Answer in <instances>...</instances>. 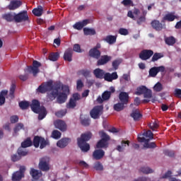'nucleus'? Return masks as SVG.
Returning a JSON list of instances; mask_svg holds the SVG:
<instances>
[{"mask_svg":"<svg viewBox=\"0 0 181 181\" xmlns=\"http://www.w3.org/2000/svg\"><path fill=\"white\" fill-rule=\"evenodd\" d=\"M62 90V85L59 83H54L52 81L42 83L37 88V93H40V94H45L47 93V98L50 101L56 100V97L59 95V90Z\"/></svg>","mask_w":181,"mask_h":181,"instance_id":"obj_1","label":"nucleus"},{"mask_svg":"<svg viewBox=\"0 0 181 181\" xmlns=\"http://www.w3.org/2000/svg\"><path fill=\"white\" fill-rule=\"evenodd\" d=\"M2 19L6 21V22H16V23H21V22H26L29 21V16H28V11H23L18 13H7L2 14Z\"/></svg>","mask_w":181,"mask_h":181,"instance_id":"obj_2","label":"nucleus"},{"mask_svg":"<svg viewBox=\"0 0 181 181\" xmlns=\"http://www.w3.org/2000/svg\"><path fill=\"white\" fill-rule=\"evenodd\" d=\"M92 136L93 134L88 132L82 134L81 136L77 139L78 146L82 152H88V151H90V144L87 142L90 141Z\"/></svg>","mask_w":181,"mask_h":181,"instance_id":"obj_3","label":"nucleus"},{"mask_svg":"<svg viewBox=\"0 0 181 181\" xmlns=\"http://www.w3.org/2000/svg\"><path fill=\"white\" fill-rule=\"evenodd\" d=\"M99 135L101 139L97 143L96 148H98V149H107L109 145L108 141L111 139V137L104 131L99 132Z\"/></svg>","mask_w":181,"mask_h":181,"instance_id":"obj_4","label":"nucleus"},{"mask_svg":"<svg viewBox=\"0 0 181 181\" xmlns=\"http://www.w3.org/2000/svg\"><path fill=\"white\" fill-rule=\"evenodd\" d=\"M104 113L103 105H96L90 111V115L93 119H100V117Z\"/></svg>","mask_w":181,"mask_h":181,"instance_id":"obj_5","label":"nucleus"},{"mask_svg":"<svg viewBox=\"0 0 181 181\" xmlns=\"http://www.w3.org/2000/svg\"><path fill=\"white\" fill-rule=\"evenodd\" d=\"M42 66V64L38 61L34 60L33 62V65L27 66V71L30 73V74H33L34 77L37 76L38 73L40 72L39 67Z\"/></svg>","mask_w":181,"mask_h":181,"instance_id":"obj_6","label":"nucleus"},{"mask_svg":"<svg viewBox=\"0 0 181 181\" xmlns=\"http://www.w3.org/2000/svg\"><path fill=\"white\" fill-rule=\"evenodd\" d=\"M81 99V96L78 93H74L66 104V108L74 110L77 107V101Z\"/></svg>","mask_w":181,"mask_h":181,"instance_id":"obj_7","label":"nucleus"},{"mask_svg":"<svg viewBox=\"0 0 181 181\" xmlns=\"http://www.w3.org/2000/svg\"><path fill=\"white\" fill-rule=\"evenodd\" d=\"M38 168L42 172H49L50 170V164H49V158L43 157L40 159L38 164Z\"/></svg>","mask_w":181,"mask_h":181,"instance_id":"obj_8","label":"nucleus"},{"mask_svg":"<svg viewBox=\"0 0 181 181\" xmlns=\"http://www.w3.org/2000/svg\"><path fill=\"white\" fill-rule=\"evenodd\" d=\"M141 136H142V134H140L138 136V141L144 142V148H147L149 149H153L156 148V144H155V142L149 143V141H151V139H146L145 137L144 136L141 137Z\"/></svg>","mask_w":181,"mask_h":181,"instance_id":"obj_9","label":"nucleus"},{"mask_svg":"<svg viewBox=\"0 0 181 181\" xmlns=\"http://www.w3.org/2000/svg\"><path fill=\"white\" fill-rule=\"evenodd\" d=\"M153 56V51L152 49H143L139 54L141 60L146 61L149 60Z\"/></svg>","mask_w":181,"mask_h":181,"instance_id":"obj_10","label":"nucleus"},{"mask_svg":"<svg viewBox=\"0 0 181 181\" xmlns=\"http://www.w3.org/2000/svg\"><path fill=\"white\" fill-rule=\"evenodd\" d=\"M26 170V168H25V166H21L20 168V170L18 171H16L12 175V180L13 181H21L22 180V177L25 176V171Z\"/></svg>","mask_w":181,"mask_h":181,"instance_id":"obj_11","label":"nucleus"},{"mask_svg":"<svg viewBox=\"0 0 181 181\" xmlns=\"http://www.w3.org/2000/svg\"><path fill=\"white\" fill-rule=\"evenodd\" d=\"M55 128L59 129L62 132H66L67 131V124L66 122L60 119H57L54 122Z\"/></svg>","mask_w":181,"mask_h":181,"instance_id":"obj_12","label":"nucleus"},{"mask_svg":"<svg viewBox=\"0 0 181 181\" xmlns=\"http://www.w3.org/2000/svg\"><path fill=\"white\" fill-rule=\"evenodd\" d=\"M112 60V57L108 55H102L97 62V66H105Z\"/></svg>","mask_w":181,"mask_h":181,"instance_id":"obj_13","label":"nucleus"},{"mask_svg":"<svg viewBox=\"0 0 181 181\" xmlns=\"http://www.w3.org/2000/svg\"><path fill=\"white\" fill-rule=\"evenodd\" d=\"M110 98H111V92L106 90L102 93V97H98L96 101L98 104H103V101H108Z\"/></svg>","mask_w":181,"mask_h":181,"instance_id":"obj_14","label":"nucleus"},{"mask_svg":"<svg viewBox=\"0 0 181 181\" xmlns=\"http://www.w3.org/2000/svg\"><path fill=\"white\" fill-rule=\"evenodd\" d=\"M104 156H105V151L101 148L96 149L93 152V158L95 160H101Z\"/></svg>","mask_w":181,"mask_h":181,"instance_id":"obj_15","label":"nucleus"},{"mask_svg":"<svg viewBox=\"0 0 181 181\" xmlns=\"http://www.w3.org/2000/svg\"><path fill=\"white\" fill-rule=\"evenodd\" d=\"M151 25L153 28V29H155L157 32H160L162 29H165L166 28L165 24H162L160 21L158 20H153L151 23Z\"/></svg>","mask_w":181,"mask_h":181,"instance_id":"obj_16","label":"nucleus"},{"mask_svg":"<svg viewBox=\"0 0 181 181\" xmlns=\"http://www.w3.org/2000/svg\"><path fill=\"white\" fill-rule=\"evenodd\" d=\"M117 78H118V74H117V72H112V74L107 72L104 76L105 81H108L109 83L112 82L114 80H117Z\"/></svg>","mask_w":181,"mask_h":181,"instance_id":"obj_17","label":"nucleus"},{"mask_svg":"<svg viewBox=\"0 0 181 181\" xmlns=\"http://www.w3.org/2000/svg\"><path fill=\"white\" fill-rule=\"evenodd\" d=\"M119 100L120 103L127 105L129 103V94L127 92H120L119 94Z\"/></svg>","mask_w":181,"mask_h":181,"instance_id":"obj_18","label":"nucleus"},{"mask_svg":"<svg viewBox=\"0 0 181 181\" xmlns=\"http://www.w3.org/2000/svg\"><path fill=\"white\" fill-rule=\"evenodd\" d=\"M30 107L35 114L39 112V110L42 109V107H40V102L37 100H33Z\"/></svg>","mask_w":181,"mask_h":181,"instance_id":"obj_19","label":"nucleus"},{"mask_svg":"<svg viewBox=\"0 0 181 181\" xmlns=\"http://www.w3.org/2000/svg\"><path fill=\"white\" fill-rule=\"evenodd\" d=\"M64 60L65 62H73V49L68 48L64 54Z\"/></svg>","mask_w":181,"mask_h":181,"instance_id":"obj_20","label":"nucleus"},{"mask_svg":"<svg viewBox=\"0 0 181 181\" xmlns=\"http://www.w3.org/2000/svg\"><path fill=\"white\" fill-rule=\"evenodd\" d=\"M80 122L83 127H90V124H91V119L87 115H81Z\"/></svg>","mask_w":181,"mask_h":181,"instance_id":"obj_21","label":"nucleus"},{"mask_svg":"<svg viewBox=\"0 0 181 181\" xmlns=\"http://www.w3.org/2000/svg\"><path fill=\"white\" fill-rule=\"evenodd\" d=\"M21 5L22 1L18 0H13L8 5V9L9 11H15V9H18V8L21 7Z\"/></svg>","mask_w":181,"mask_h":181,"instance_id":"obj_22","label":"nucleus"},{"mask_svg":"<svg viewBox=\"0 0 181 181\" xmlns=\"http://www.w3.org/2000/svg\"><path fill=\"white\" fill-rule=\"evenodd\" d=\"M60 90H58V95H57V101L59 104H63L66 103L67 100V95L64 93H59Z\"/></svg>","mask_w":181,"mask_h":181,"instance_id":"obj_23","label":"nucleus"},{"mask_svg":"<svg viewBox=\"0 0 181 181\" xmlns=\"http://www.w3.org/2000/svg\"><path fill=\"white\" fill-rule=\"evenodd\" d=\"M177 16L175 15V12H171L165 14L164 17L163 18L162 22H165V21H167L168 22H173L175 19H177Z\"/></svg>","mask_w":181,"mask_h":181,"instance_id":"obj_24","label":"nucleus"},{"mask_svg":"<svg viewBox=\"0 0 181 181\" xmlns=\"http://www.w3.org/2000/svg\"><path fill=\"white\" fill-rule=\"evenodd\" d=\"M130 117L133 118L134 121H139V119L142 118V114H141L139 110L135 109L132 110V113L130 114Z\"/></svg>","mask_w":181,"mask_h":181,"instance_id":"obj_25","label":"nucleus"},{"mask_svg":"<svg viewBox=\"0 0 181 181\" xmlns=\"http://www.w3.org/2000/svg\"><path fill=\"white\" fill-rule=\"evenodd\" d=\"M89 56L90 57H93V59H96L97 60H98V59L101 57V52L98 49L92 48L89 51Z\"/></svg>","mask_w":181,"mask_h":181,"instance_id":"obj_26","label":"nucleus"},{"mask_svg":"<svg viewBox=\"0 0 181 181\" xmlns=\"http://www.w3.org/2000/svg\"><path fill=\"white\" fill-rule=\"evenodd\" d=\"M144 100H143V103L144 104H148L151 101V98H152V90L147 88L144 93Z\"/></svg>","mask_w":181,"mask_h":181,"instance_id":"obj_27","label":"nucleus"},{"mask_svg":"<svg viewBox=\"0 0 181 181\" xmlns=\"http://www.w3.org/2000/svg\"><path fill=\"white\" fill-rule=\"evenodd\" d=\"M93 74L96 78H100V80H103L104 78V76H105V72L104 70L97 68L93 71Z\"/></svg>","mask_w":181,"mask_h":181,"instance_id":"obj_28","label":"nucleus"},{"mask_svg":"<svg viewBox=\"0 0 181 181\" xmlns=\"http://www.w3.org/2000/svg\"><path fill=\"white\" fill-rule=\"evenodd\" d=\"M142 11V16L139 17L136 20V23L138 25H142L144 22L146 21V15H148V11L146 10H144V8H141Z\"/></svg>","mask_w":181,"mask_h":181,"instance_id":"obj_29","label":"nucleus"},{"mask_svg":"<svg viewBox=\"0 0 181 181\" xmlns=\"http://www.w3.org/2000/svg\"><path fill=\"white\" fill-rule=\"evenodd\" d=\"M30 175H31L33 179L37 180V179L42 176V171H39L35 168H31Z\"/></svg>","mask_w":181,"mask_h":181,"instance_id":"obj_30","label":"nucleus"},{"mask_svg":"<svg viewBox=\"0 0 181 181\" xmlns=\"http://www.w3.org/2000/svg\"><path fill=\"white\" fill-rule=\"evenodd\" d=\"M70 141V139L69 138H64L62 139L61 140L58 141L57 143V146L59 148H66L67 145H69V142Z\"/></svg>","mask_w":181,"mask_h":181,"instance_id":"obj_31","label":"nucleus"},{"mask_svg":"<svg viewBox=\"0 0 181 181\" xmlns=\"http://www.w3.org/2000/svg\"><path fill=\"white\" fill-rule=\"evenodd\" d=\"M35 114H38V119L42 121V119L46 118V115H47V110H46V107L42 106L41 109L39 110V112Z\"/></svg>","mask_w":181,"mask_h":181,"instance_id":"obj_32","label":"nucleus"},{"mask_svg":"<svg viewBox=\"0 0 181 181\" xmlns=\"http://www.w3.org/2000/svg\"><path fill=\"white\" fill-rule=\"evenodd\" d=\"M104 40L108 43V45H114V43L117 42V35H107Z\"/></svg>","mask_w":181,"mask_h":181,"instance_id":"obj_33","label":"nucleus"},{"mask_svg":"<svg viewBox=\"0 0 181 181\" xmlns=\"http://www.w3.org/2000/svg\"><path fill=\"white\" fill-rule=\"evenodd\" d=\"M165 44L168 45V46H173L175 43H176V38L173 36L170 37H166L164 39Z\"/></svg>","mask_w":181,"mask_h":181,"instance_id":"obj_34","label":"nucleus"},{"mask_svg":"<svg viewBox=\"0 0 181 181\" xmlns=\"http://www.w3.org/2000/svg\"><path fill=\"white\" fill-rule=\"evenodd\" d=\"M60 57L59 52H51L48 57L49 60L51 62H57Z\"/></svg>","mask_w":181,"mask_h":181,"instance_id":"obj_35","label":"nucleus"},{"mask_svg":"<svg viewBox=\"0 0 181 181\" xmlns=\"http://www.w3.org/2000/svg\"><path fill=\"white\" fill-rule=\"evenodd\" d=\"M32 145H33V142L30 139V137H28L21 143V148H29Z\"/></svg>","mask_w":181,"mask_h":181,"instance_id":"obj_36","label":"nucleus"},{"mask_svg":"<svg viewBox=\"0 0 181 181\" xmlns=\"http://www.w3.org/2000/svg\"><path fill=\"white\" fill-rule=\"evenodd\" d=\"M33 13L35 16H42V15H43V7L40 6L37 8H34L33 10Z\"/></svg>","mask_w":181,"mask_h":181,"instance_id":"obj_37","label":"nucleus"},{"mask_svg":"<svg viewBox=\"0 0 181 181\" xmlns=\"http://www.w3.org/2000/svg\"><path fill=\"white\" fill-rule=\"evenodd\" d=\"M121 63H122V59L119 58V59H115L112 62V69H114V70H118V67H119V64H121Z\"/></svg>","mask_w":181,"mask_h":181,"instance_id":"obj_38","label":"nucleus"},{"mask_svg":"<svg viewBox=\"0 0 181 181\" xmlns=\"http://www.w3.org/2000/svg\"><path fill=\"white\" fill-rule=\"evenodd\" d=\"M113 108L115 111H117V112H119V111H122L124 108H125V104L121 103H118L114 105Z\"/></svg>","mask_w":181,"mask_h":181,"instance_id":"obj_39","label":"nucleus"},{"mask_svg":"<svg viewBox=\"0 0 181 181\" xmlns=\"http://www.w3.org/2000/svg\"><path fill=\"white\" fill-rule=\"evenodd\" d=\"M83 33L86 36H88V35L93 36L95 35L97 33L95 32V30L93 28H83Z\"/></svg>","mask_w":181,"mask_h":181,"instance_id":"obj_40","label":"nucleus"},{"mask_svg":"<svg viewBox=\"0 0 181 181\" xmlns=\"http://www.w3.org/2000/svg\"><path fill=\"white\" fill-rule=\"evenodd\" d=\"M42 140V136H34L33 141V145L35 146V148H39L40 146V141Z\"/></svg>","mask_w":181,"mask_h":181,"instance_id":"obj_41","label":"nucleus"},{"mask_svg":"<svg viewBox=\"0 0 181 181\" xmlns=\"http://www.w3.org/2000/svg\"><path fill=\"white\" fill-rule=\"evenodd\" d=\"M93 169H95V170L101 172L102 170H104V165H103V163H101V162L96 161L94 163Z\"/></svg>","mask_w":181,"mask_h":181,"instance_id":"obj_42","label":"nucleus"},{"mask_svg":"<svg viewBox=\"0 0 181 181\" xmlns=\"http://www.w3.org/2000/svg\"><path fill=\"white\" fill-rule=\"evenodd\" d=\"M153 90L156 93H160V91H162V90H163V85H162V83L160 82H158L153 86Z\"/></svg>","mask_w":181,"mask_h":181,"instance_id":"obj_43","label":"nucleus"},{"mask_svg":"<svg viewBox=\"0 0 181 181\" xmlns=\"http://www.w3.org/2000/svg\"><path fill=\"white\" fill-rule=\"evenodd\" d=\"M148 88L145 86H141L136 88V95H142V94L145 93L146 90H147Z\"/></svg>","mask_w":181,"mask_h":181,"instance_id":"obj_44","label":"nucleus"},{"mask_svg":"<svg viewBox=\"0 0 181 181\" xmlns=\"http://www.w3.org/2000/svg\"><path fill=\"white\" fill-rule=\"evenodd\" d=\"M40 144V149H43V148H46V146L50 145L49 140H46L43 137H41V141Z\"/></svg>","mask_w":181,"mask_h":181,"instance_id":"obj_45","label":"nucleus"},{"mask_svg":"<svg viewBox=\"0 0 181 181\" xmlns=\"http://www.w3.org/2000/svg\"><path fill=\"white\" fill-rule=\"evenodd\" d=\"M18 105L21 110H28L30 104L28 101H21L18 103Z\"/></svg>","mask_w":181,"mask_h":181,"instance_id":"obj_46","label":"nucleus"},{"mask_svg":"<svg viewBox=\"0 0 181 181\" xmlns=\"http://www.w3.org/2000/svg\"><path fill=\"white\" fill-rule=\"evenodd\" d=\"M162 57H163V54L162 53L156 52L153 54L151 62H158V60H159V59H162Z\"/></svg>","mask_w":181,"mask_h":181,"instance_id":"obj_47","label":"nucleus"},{"mask_svg":"<svg viewBox=\"0 0 181 181\" xmlns=\"http://www.w3.org/2000/svg\"><path fill=\"white\" fill-rule=\"evenodd\" d=\"M140 172H142V173L146 175H148V173H153V170L149 167H141L140 168Z\"/></svg>","mask_w":181,"mask_h":181,"instance_id":"obj_48","label":"nucleus"},{"mask_svg":"<svg viewBox=\"0 0 181 181\" xmlns=\"http://www.w3.org/2000/svg\"><path fill=\"white\" fill-rule=\"evenodd\" d=\"M15 90H16V85L12 83L10 88L9 97L11 98H15Z\"/></svg>","mask_w":181,"mask_h":181,"instance_id":"obj_49","label":"nucleus"},{"mask_svg":"<svg viewBox=\"0 0 181 181\" xmlns=\"http://www.w3.org/2000/svg\"><path fill=\"white\" fill-rule=\"evenodd\" d=\"M21 129H25V126L23 123H18L16 125V127L13 129V131L16 134H18Z\"/></svg>","mask_w":181,"mask_h":181,"instance_id":"obj_50","label":"nucleus"},{"mask_svg":"<svg viewBox=\"0 0 181 181\" xmlns=\"http://www.w3.org/2000/svg\"><path fill=\"white\" fill-rule=\"evenodd\" d=\"M17 153H18V155H19L21 158H22V156H26V155H28V151L22 148V147H20L18 149Z\"/></svg>","mask_w":181,"mask_h":181,"instance_id":"obj_51","label":"nucleus"},{"mask_svg":"<svg viewBox=\"0 0 181 181\" xmlns=\"http://www.w3.org/2000/svg\"><path fill=\"white\" fill-rule=\"evenodd\" d=\"M149 76L151 77H156L158 76V71H156V66H153L149 70Z\"/></svg>","mask_w":181,"mask_h":181,"instance_id":"obj_52","label":"nucleus"},{"mask_svg":"<svg viewBox=\"0 0 181 181\" xmlns=\"http://www.w3.org/2000/svg\"><path fill=\"white\" fill-rule=\"evenodd\" d=\"M78 74H81L83 77H89L90 76V71L87 69H81L78 71Z\"/></svg>","mask_w":181,"mask_h":181,"instance_id":"obj_53","label":"nucleus"},{"mask_svg":"<svg viewBox=\"0 0 181 181\" xmlns=\"http://www.w3.org/2000/svg\"><path fill=\"white\" fill-rule=\"evenodd\" d=\"M61 136H62V133L58 130H54L52 132V138H54V139H59Z\"/></svg>","mask_w":181,"mask_h":181,"instance_id":"obj_54","label":"nucleus"},{"mask_svg":"<svg viewBox=\"0 0 181 181\" xmlns=\"http://www.w3.org/2000/svg\"><path fill=\"white\" fill-rule=\"evenodd\" d=\"M143 136H146L147 138H149V139H153V133L151 130H148L146 132H144L143 134Z\"/></svg>","mask_w":181,"mask_h":181,"instance_id":"obj_55","label":"nucleus"},{"mask_svg":"<svg viewBox=\"0 0 181 181\" xmlns=\"http://www.w3.org/2000/svg\"><path fill=\"white\" fill-rule=\"evenodd\" d=\"M84 87V83L81 79H78L76 82V88L78 90H81Z\"/></svg>","mask_w":181,"mask_h":181,"instance_id":"obj_56","label":"nucleus"},{"mask_svg":"<svg viewBox=\"0 0 181 181\" xmlns=\"http://www.w3.org/2000/svg\"><path fill=\"white\" fill-rule=\"evenodd\" d=\"M74 29H76V30H81L83 28V25L81 24V22L76 23L73 25Z\"/></svg>","mask_w":181,"mask_h":181,"instance_id":"obj_57","label":"nucleus"},{"mask_svg":"<svg viewBox=\"0 0 181 181\" xmlns=\"http://www.w3.org/2000/svg\"><path fill=\"white\" fill-rule=\"evenodd\" d=\"M10 121L11 124H16L19 121V117L18 115H13L10 117Z\"/></svg>","mask_w":181,"mask_h":181,"instance_id":"obj_58","label":"nucleus"},{"mask_svg":"<svg viewBox=\"0 0 181 181\" xmlns=\"http://www.w3.org/2000/svg\"><path fill=\"white\" fill-rule=\"evenodd\" d=\"M56 117H58V118H62L66 115V111L64 110H59L55 113Z\"/></svg>","mask_w":181,"mask_h":181,"instance_id":"obj_59","label":"nucleus"},{"mask_svg":"<svg viewBox=\"0 0 181 181\" xmlns=\"http://www.w3.org/2000/svg\"><path fill=\"white\" fill-rule=\"evenodd\" d=\"M164 154L165 156H169L170 158H173V156H175V152L169 150H165Z\"/></svg>","mask_w":181,"mask_h":181,"instance_id":"obj_60","label":"nucleus"},{"mask_svg":"<svg viewBox=\"0 0 181 181\" xmlns=\"http://www.w3.org/2000/svg\"><path fill=\"white\" fill-rule=\"evenodd\" d=\"M119 33L123 36H127V35H128L129 33L127 28H120L119 29Z\"/></svg>","mask_w":181,"mask_h":181,"instance_id":"obj_61","label":"nucleus"},{"mask_svg":"<svg viewBox=\"0 0 181 181\" xmlns=\"http://www.w3.org/2000/svg\"><path fill=\"white\" fill-rule=\"evenodd\" d=\"M21 157L19 154H13L11 156V160L12 162H18V160H21Z\"/></svg>","mask_w":181,"mask_h":181,"instance_id":"obj_62","label":"nucleus"},{"mask_svg":"<svg viewBox=\"0 0 181 181\" xmlns=\"http://www.w3.org/2000/svg\"><path fill=\"white\" fill-rule=\"evenodd\" d=\"M149 127L151 130L155 131V129H158V128H159V124H158L156 122H154L153 123L150 124Z\"/></svg>","mask_w":181,"mask_h":181,"instance_id":"obj_63","label":"nucleus"},{"mask_svg":"<svg viewBox=\"0 0 181 181\" xmlns=\"http://www.w3.org/2000/svg\"><path fill=\"white\" fill-rule=\"evenodd\" d=\"M175 95H176V97H178V98H181V89L176 88L175 90Z\"/></svg>","mask_w":181,"mask_h":181,"instance_id":"obj_64","label":"nucleus"}]
</instances>
